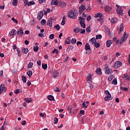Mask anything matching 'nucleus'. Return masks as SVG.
<instances>
[{"label":"nucleus","instance_id":"50","mask_svg":"<svg viewBox=\"0 0 130 130\" xmlns=\"http://www.w3.org/2000/svg\"><path fill=\"white\" fill-rule=\"evenodd\" d=\"M101 38H102V36L101 35L96 36V40L101 39Z\"/></svg>","mask_w":130,"mask_h":130},{"label":"nucleus","instance_id":"17","mask_svg":"<svg viewBox=\"0 0 130 130\" xmlns=\"http://www.w3.org/2000/svg\"><path fill=\"white\" fill-rule=\"evenodd\" d=\"M117 21H118V19H117V18L116 17L112 18V19H111V22L113 24H114V23H116Z\"/></svg>","mask_w":130,"mask_h":130},{"label":"nucleus","instance_id":"24","mask_svg":"<svg viewBox=\"0 0 130 130\" xmlns=\"http://www.w3.org/2000/svg\"><path fill=\"white\" fill-rule=\"evenodd\" d=\"M81 31V29H80V28L79 27H75L74 29V32L75 33H79V32Z\"/></svg>","mask_w":130,"mask_h":130},{"label":"nucleus","instance_id":"15","mask_svg":"<svg viewBox=\"0 0 130 130\" xmlns=\"http://www.w3.org/2000/svg\"><path fill=\"white\" fill-rule=\"evenodd\" d=\"M113 42L112 40H108L106 42V45H107V47H110L111 44H112Z\"/></svg>","mask_w":130,"mask_h":130},{"label":"nucleus","instance_id":"18","mask_svg":"<svg viewBox=\"0 0 130 130\" xmlns=\"http://www.w3.org/2000/svg\"><path fill=\"white\" fill-rule=\"evenodd\" d=\"M28 48H24V47L22 48V52L24 54H27L28 53Z\"/></svg>","mask_w":130,"mask_h":130},{"label":"nucleus","instance_id":"37","mask_svg":"<svg viewBox=\"0 0 130 130\" xmlns=\"http://www.w3.org/2000/svg\"><path fill=\"white\" fill-rule=\"evenodd\" d=\"M86 31L87 33H90V32H91V27H90V26L86 27Z\"/></svg>","mask_w":130,"mask_h":130},{"label":"nucleus","instance_id":"33","mask_svg":"<svg viewBox=\"0 0 130 130\" xmlns=\"http://www.w3.org/2000/svg\"><path fill=\"white\" fill-rule=\"evenodd\" d=\"M120 89L124 91L125 92H127L128 91V88L127 87H121Z\"/></svg>","mask_w":130,"mask_h":130},{"label":"nucleus","instance_id":"23","mask_svg":"<svg viewBox=\"0 0 130 130\" xmlns=\"http://www.w3.org/2000/svg\"><path fill=\"white\" fill-rule=\"evenodd\" d=\"M47 25L49 27H52V22L51 20H48L47 21Z\"/></svg>","mask_w":130,"mask_h":130},{"label":"nucleus","instance_id":"41","mask_svg":"<svg viewBox=\"0 0 130 130\" xmlns=\"http://www.w3.org/2000/svg\"><path fill=\"white\" fill-rule=\"evenodd\" d=\"M42 67L44 70H46L47 69V64H42Z\"/></svg>","mask_w":130,"mask_h":130},{"label":"nucleus","instance_id":"31","mask_svg":"<svg viewBox=\"0 0 130 130\" xmlns=\"http://www.w3.org/2000/svg\"><path fill=\"white\" fill-rule=\"evenodd\" d=\"M120 32H122L123 31V23H122L120 24V29H119Z\"/></svg>","mask_w":130,"mask_h":130},{"label":"nucleus","instance_id":"35","mask_svg":"<svg viewBox=\"0 0 130 130\" xmlns=\"http://www.w3.org/2000/svg\"><path fill=\"white\" fill-rule=\"evenodd\" d=\"M16 50H17L18 56H21L22 54H21V51H20V49L18 48H17Z\"/></svg>","mask_w":130,"mask_h":130},{"label":"nucleus","instance_id":"4","mask_svg":"<svg viewBox=\"0 0 130 130\" xmlns=\"http://www.w3.org/2000/svg\"><path fill=\"white\" fill-rule=\"evenodd\" d=\"M117 7V12L118 15H120L121 16H122L123 15V10H122V8L121 7H120L119 5H116Z\"/></svg>","mask_w":130,"mask_h":130},{"label":"nucleus","instance_id":"3","mask_svg":"<svg viewBox=\"0 0 130 130\" xmlns=\"http://www.w3.org/2000/svg\"><path fill=\"white\" fill-rule=\"evenodd\" d=\"M105 70V73L106 74V75H110V74H112L113 73V71L112 69H110L109 68V67H108V65H105V68H104Z\"/></svg>","mask_w":130,"mask_h":130},{"label":"nucleus","instance_id":"29","mask_svg":"<svg viewBox=\"0 0 130 130\" xmlns=\"http://www.w3.org/2000/svg\"><path fill=\"white\" fill-rule=\"evenodd\" d=\"M33 5H35V2H34V1L29 2L27 4L28 7H30V6H33Z\"/></svg>","mask_w":130,"mask_h":130},{"label":"nucleus","instance_id":"62","mask_svg":"<svg viewBox=\"0 0 130 130\" xmlns=\"http://www.w3.org/2000/svg\"><path fill=\"white\" fill-rule=\"evenodd\" d=\"M86 11L87 12H90V11H91V7L88 6V8L86 9Z\"/></svg>","mask_w":130,"mask_h":130},{"label":"nucleus","instance_id":"54","mask_svg":"<svg viewBox=\"0 0 130 130\" xmlns=\"http://www.w3.org/2000/svg\"><path fill=\"white\" fill-rule=\"evenodd\" d=\"M39 4H44V3H46V0H39Z\"/></svg>","mask_w":130,"mask_h":130},{"label":"nucleus","instance_id":"14","mask_svg":"<svg viewBox=\"0 0 130 130\" xmlns=\"http://www.w3.org/2000/svg\"><path fill=\"white\" fill-rule=\"evenodd\" d=\"M110 100H112V99H111V94L107 95V96L105 97V101H110Z\"/></svg>","mask_w":130,"mask_h":130},{"label":"nucleus","instance_id":"56","mask_svg":"<svg viewBox=\"0 0 130 130\" xmlns=\"http://www.w3.org/2000/svg\"><path fill=\"white\" fill-rule=\"evenodd\" d=\"M91 16L90 15L86 18V20L87 22H89L91 20Z\"/></svg>","mask_w":130,"mask_h":130},{"label":"nucleus","instance_id":"28","mask_svg":"<svg viewBox=\"0 0 130 130\" xmlns=\"http://www.w3.org/2000/svg\"><path fill=\"white\" fill-rule=\"evenodd\" d=\"M21 78L23 83H26V82H27V78H26V76H22Z\"/></svg>","mask_w":130,"mask_h":130},{"label":"nucleus","instance_id":"40","mask_svg":"<svg viewBox=\"0 0 130 130\" xmlns=\"http://www.w3.org/2000/svg\"><path fill=\"white\" fill-rule=\"evenodd\" d=\"M80 24L82 28H86V24H85V22H80Z\"/></svg>","mask_w":130,"mask_h":130},{"label":"nucleus","instance_id":"5","mask_svg":"<svg viewBox=\"0 0 130 130\" xmlns=\"http://www.w3.org/2000/svg\"><path fill=\"white\" fill-rule=\"evenodd\" d=\"M85 49L87 51L86 52V54H90L91 51V47H90V45L88 43H86L85 46Z\"/></svg>","mask_w":130,"mask_h":130},{"label":"nucleus","instance_id":"26","mask_svg":"<svg viewBox=\"0 0 130 130\" xmlns=\"http://www.w3.org/2000/svg\"><path fill=\"white\" fill-rule=\"evenodd\" d=\"M89 41H90L91 44H94V43H96V39L95 38H92Z\"/></svg>","mask_w":130,"mask_h":130},{"label":"nucleus","instance_id":"20","mask_svg":"<svg viewBox=\"0 0 130 130\" xmlns=\"http://www.w3.org/2000/svg\"><path fill=\"white\" fill-rule=\"evenodd\" d=\"M95 72L98 75H102V72H101V69H100V68H98L95 71Z\"/></svg>","mask_w":130,"mask_h":130},{"label":"nucleus","instance_id":"10","mask_svg":"<svg viewBox=\"0 0 130 130\" xmlns=\"http://www.w3.org/2000/svg\"><path fill=\"white\" fill-rule=\"evenodd\" d=\"M23 34H24V31H23L22 28H20L18 31H17L18 36H20V37H22Z\"/></svg>","mask_w":130,"mask_h":130},{"label":"nucleus","instance_id":"12","mask_svg":"<svg viewBox=\"0 0 130 130\" xmlns=\"http://www.w3.org/2000/svg\"><path fill=\"white\" fill-rule=\"evenodd\" d=\"M17 33V30L14 29L11 30V31L9 33L10 36H15V34Z\"/></svg>","mask_w":130,"mask_h":130},{"label":"nucleus","instance_id":"53","mask_svg":"<svg viewBox=\"0 0 130 130\" xmlns=\"http://www.w3.org/2000/svg\"><path fill=\"white\" fill-rule=\"evenodd\" d=\"M106 31L107 32V34H108V35H110V29L109 28H107L106 29Z\"/></svg>","mask_w":130,"mask_h":130},{"label":"nucleus","instance_id":"47","mask_svg":"<svg viewBox=\"0 0 130 130\" xmlns=\"http://www.w3.org/2000/svg\"><path fill=\"white\" fill-rule=\"evenodd\" d=\"M54 123L55 124H56V123H57V122H58V119L56 117H55L54 118Z\"/></svg>","mask_w":130,"mask_h":130},{"label":"nucleus","instance_id":"58","mask_svg":"<svg viewBox=\"0 0 130 130\" xmlns=\"http://www.w3.org/2000/svg\"><path fill=\"white\" fill-rule=\"evenodd\" d=\"M80 114L84 115V114H85V111H84L83 110H82L80 111Z\"/></svg>","mask_w":130,"mask_h":130},{"label":"nucleus","instance_id":"57","mask_svg":"<svg viewBox=\"0 0 130 130\" xmlns=\"http://www.w3.org/2000/svg\"><path fill=\"white\" fill-rule=\"evenodd\" d=\"M49 38H50V39H53V38H54V35H53V34H51V35L49 36Z\"/></svg>","mask_w":130,"mask_h":130},{"label":"nucleus","instance_id":"27","mask_svg":"<svg viewBox=\"0 0 130 130\" xmlns=\"http://www.w3.org/2000/svg\"><path fill=\"white\" fill-rule=\"evenodd\" d=\"M48 99L49 100H50V101H54V97H53V96L51 95H50L48 96Z\"/></svg>","mask_w":130,"mask_h":130},{"label":"nucleus","instance_id":"55","mask_svg":"<svg viewBox=\"0 0 130 130\" xmlns=\"http://www.w3.org/2000/svg\"><path fill=\"white\" fill-rule=\"evenodd\" d=\"M55 52L57 54V53H58V50L54 49V50L52 51V53H55Z\"/></svg>","mask_w":130,"mask_h":130},{"label":"nucleus","instance_id":"45","mask_svg":"<svg viewBox=\"0 0 130 130\" xmlns=\"http://www.w3.org/2000/svg\"><path fill=\"white\" fill-rule=\"evenodd\" d=\"M32 67H33V63L32 62H29L28 65H27V68H32Z\"/></svg>","mask_w":130,"mask_h":130},{"label":"nucleus","instance_id":"19","mask_svg":"<svg viewBox=\"0 0 130 130\" xmlns=\"http://www.w3.org/2000/svg\"><path fill=\"white\" fill-rule=\"evenodd\" d=\"M95 18H98L99 17L100 18H102L103 17V15L101 13H98L95 14Z\"/></svg>","mask_w":130,"mask_h":130},{"label":"nucleus","instance_id":"1","mask_svg":"<svg viewBox=\"0 0 130 130\" xmlns=\"http://www.w3.org/2000/svg\"><path fill=\"white\" fill-rule=\"evenodd\" d=\"M78 11L76 9L71 10L68 14V18L70 19H76L78 17Z\"/></svg>","mask_w":130,"mask_h":130},{"label":"nucleus","instance_id":"13","mask_svg":"<svg viewBox=\"0 0 130 130\" xmlns=\"http://www.w3.org/2000/svg\"><path fill=\"white\" fill-rule=\"evenodd\" d=\"M59 2H58L57 0H52L51 2V5H54V6H57L58 5Z\"/></svg>","mask_w":130,"mask_h":130},{"label":"nucleus","instance_id":"22","mask_svg":"<svg viewBox=\"0 0 130 130\" xmlns=\"http://www.w3.org/2000/svg\"><path fill=\"white\" fill-rule=\"evenodd\" d=\"M65 44H71V38H68L65 40Z\"/></svg>","mask_w":130,"mask_h":130},{"label":"nucleus","instance_id":"64","mask_svg":"<svg viewBox=\"0 0 130 130\" xmlns=\"http://www.w3.org/2000/svg\"><path fill=\"white\" fill-rule=\"evenodd\" d=\"M82 106L85 109L87 108V106H86V104H85V102H84L82 104Z\"/></svg>","mask_w":130,"mask_h":130},{"label":"nucleus","instance_id":"49","mask_svg":"<svg viewBox=\"0 0 130 130\" xmlns=\"http://www.w3.org/2000/svg\"><path fill=\"white\" fill-rule=\"evenodd\" d=\"M12 21H13L14 23H15V24H18V20H17V19H15V18L13 17L12 18Z\"/></svg>","mask_w":130,"mask_h":130},{"label":"nucleus","instance_id":"63","mask_svg":"<svg viewBox=\"0 0 130 130\" xmlns=\"http://www.w3.org/2000/svg\"><path fill=\"white\" fill-rule=\"evenodd\" d=\"M86 32V30L85 29H81V31L80 32V34H84Z\"/></svg>","mask_w":130,"mask_h":130},{"label":"nucleus","instance_id":"59","mask_svg":"<svg viewBox=\"0 0 130 130\" xmlns=\"http://www.w3.org/2000/svg\"><path fill=\"white\" fill-rule=\"evenodd\" d=\"M82 44H83V43L80 41H78L77 43V46H79V45H82Z\"/></svg>","mask_w":130,"mask_h":130},{"label":"nucleus","instance_id":"6","mask_svg":"<svg viewBox=\"0 0 130 130\" xmlns=\"http://www.w3.org/2000/svg\"><path fill=\"white\" fill-rule=\"evenodd\" d=\"M85 10H86V7L84 6V4H81L79 8V14L80 15L82 14V13H83Z\"/></svg>","mask_w":130,"mask_h":130},{"label":"nucleus","instance_id":"61","mask_svg":"<svg viewBox=\"0 0 130 130\" xmlns=\"http://www.w3.org/2000/svg\"><path fill=\"white\" fill-rule=\"evenodd\" d=\"M14 93H15V94H19V93H20V90H19L18 89H16Z\"/></svg>","mask_w":130,"mask_h":130},{"label":"nucleus","instance_id":"60","mask_svg":"<svg viewBox=\"0 0 130 130\" xmlns=\"http://www.w3.org/2000/svg\"><path fill=\"white\" fill-rule=\"evenodd\" d=\"M23 2L25 6H27V5H28V3H29L27 0H23Z\"/></svg>","mask_w":130,"mask_h":130},{"label":"nucleus","instance_id":"7","mask_svg":"<svg viewBox=\"0 0 130 130\" xmlns=\"http://www.w3.org/2000/svg\"><path fill=\"white\" fill-rule=\"evenodd\" d=\"M122 64V63H121V61H117L114 64V68L115 69H117L118 68H119L120 67H121Z\"/></svg>","mask_w":130,"mask_h":130},{"label":"nucleus","instance_id":"34","mask_svg":"<svg viewBox=\"0 0 130 130\" xmlns=\"http://www.w3.org/2000/svg\"><path fill=\"white\" fill-rule=\"evenodd\" d=\"M38 50H39V47H38V46L34 47V51L37 52V51H38Z\"/></svg>","mask_w":130,"mask_h":130},{"label":"nucleus","instance_id":"42","mask_svg":"<svg viewBox=\"0 0 130 130\" xmlns=\"http://www.w3.org/2000/svg\"><path fill=\"white\" fill-rule=\"evenodd\" d=\"M46 23V21L45 19H42L41 21V25H45Z\"/></svg>","mask_w":130,"mask_h":130},{"label":"nucleus","instance_id":"25","mask_svg":"<svg viewBox=\"0 0 130 130\" xmlns=\"http://www.w3.org/2000/svg\"><path fill=\"white\" fill-rule=\"evenodd\" d=\"M79 20L80 21V23L85 22V18H84V17H79Z\"/></svg>","mask_w":130,"mask_h":130},{"label":"nucleus","instance_id":"39","mask_svg":"<svg viewBox=\"0 0 130 130\" xmlns=\"http://www.w3.org/2000/svg\"><path fill=\"white\" fill-rule=\"evenodd\" d=\"M67 110L68 111H70V112H71V111L73 110V108L72 107V105L69 106Z\"/></svg>","mask_w":130,"mask_h":130},{"label":"nucleus","instance_id":"2","mask_svg":"<svg viewBox=\"0 0 130 130\" xmlns=\"http://www.w3.org/2000/svg\"><path fill=\"white\" fill-rule=\"evenodd\" d=\"M127 37H128V34H126V31H125L123 34V36L121 37L120 41V44H122L123 42L126 41V39H127Z\"/></svg>","mask_w":130,"mask_h":130},{"label":"nucleus","instance_id":"8","mask_svg":"<svg viewBox=\"0 0 130 130\" xmlns=\"http://www.w3.org/2000/svg\"><path fill=\"white\" fill-rule=\"evenodd\" d=\"M43 18V11H41L40 12L38 13L37 19L38 20H41Z\"/></svg>","mask_w":130,"mask_h":130},{"label":"nucleus","instance_id":"9","mask_svg":"<svg viewBox=\"0 0 130 130\" xmlns=\"http://www.w3.org/2000/svg\"><path fill=\"white\" fill-rule=\"evenodd\" d=\"M6 87L4 84H1L0 86V94H2L3 92H6Z\"/></svg>","mask_w":130,"mask_h":130},{"label":"nucleus","instance_id":"21","mask_svg":"<svg viewBox=\"0 0 130 130\" xmlns=\"http://www.w3.org/2000/svg\"><path fill=\"white\" fill-rule=\"evenodd\" d=\"M53 78H55L57 77H58V72L57 71H54L53 72Z\"/></svg>","mask_w":130,"mask_h":130},{"label":"nucleus","instance_id":"36","mask_svg":"<svg viewBox=\"0 0 130 130\" xmlns=\"http://www.w3.org/2000/svg\"><path fill=\"white\" fill-rule=\"evenodd\" d=\"M112 83L113 84V85H117V80L116 79H114L112 81Z\"/></svg>","mask_w":130,"mask_h":130},{"label":"nucleus","instance_id":"16","mask_svg":"<svg viewBox=\"0 0 130 130\" xmlns=\"http://www.w3.org/2000/svg\"><path fill=\"white\" fill-rule=\"evenodd\" d=\"M111 7L108 6H106V7H105V10L106 12H108V13H110L111 12Z\"/></svg>","mask_w":130,"mask_h":130},{"label":"nucleus","instance_id":"32","mask_svg":"<svg viewBox=\"0 0 130 130\" xmlns=\"http://www.w3.org/2000/svg\"><path fill=\"white\" fill-rule=\"evenodd\" d=\"M27 76H28L29 78H31V76L32 75V71H28L27 72Z\"/></svg>","mask_w":130,"mask_h":130},{"label":"nucleus","instance_id":"43","mask_svg":"<svg viewBox=\"0 0 130 130\" xmlns=\"http://www.w3.org/2000/svg\"><path fill=\"white\" fill-rule=\"evenodd\" d=\"M94 47H96V48H98V47H100V44L99 43H95L94 44Z\"/></svg>","mask_w":130,"mask_h":130},{"label":"nucleus","instance_id":"11","mask_svg":"<svg viewBox=\"0 0 130 130\" xmlns=\"http://www.w3.org/2000/svg\"><path fill=\"white\" fill-rule=\"evenodd\" d=\"M58 6L60 7V8H64L67 6V4L66 3L62 2V1H59L58 3Z\"/></svg>","mask_w":130,"mask_h":130},{"label":"nucleus","instance_id":"38","mask_svg":"<svg viewBox=\"0 0 130 130\" xmlns=\"http://www.w3.org/2000/svg\"><path fill=\"white\" fill-rule=\"evenodd\" d=\"M77 42V40H76V39L73 38L71 40V43L72 44H75V43H76Z\"/></svg>","mask_w":130,"mask_h":130},{"label":"nucleus","instance_id":"30","mask_svg":"<svg viewBox=\"0 0 130 130\" xmlns=\"http://www.w3.org/2000/svg\"><path fill=\"white\" fill-rule=\"evenodd\" d=\"M17 4H18V0H13L12 5L17 7Z\"/></svg>","mask_w":130,"mask_h":130},{"label":"nucleus","instance_id":"48","mask_svg":"<svg viewBox=\"0 0 130 130\" xmlns=\"http://www.w3.org/2000/svg\"><path fill=\"white\" fill-rule=\"evenodd\" d=\"M112 79H113V76L110 75V76L108 77V80L109 82H111L112 81Z\"/></svg>","mask_w":130,"mask_h":130},{"label":"nucleus","instance_id":"46","mask_svg":"<svg viewBox=\"0 0 130 130\" xmlns=\"http://www.w3.org/2000/svg\"><path fill=\"white\" fill-rule=\"evenodd\" d=\"M54 91L55 92H60V90H59V88L58 87H56L54 88Z\"/></svg>","mask_w":130,"mask_h":130},{"label":"nucleus","instance_id":"44","mask_svg":"<svg viewBox=\"0 0 130 130\" xmlns=\"http://www.w3.org/2000/svg\"><path fill=\"white\" fill-rule=\"evenodd\" d=\"M54 28H55L56 30H59V29H60V26L59 24H56L54 26Z\"/></svg>","mask_w":130,"mask_h":130},{"label":"nucleus","instance_id":"51","mask_svg":"<svg viewBox=\"0 0 130 130\" xmlns=\"http://www.w3.org/2000/svg\"><path fill=\"white\" fill-rule=\"evenodd\" d=\"M92 75H90L89 76H88L87 79H86V81L88 82L89 81H91V79H92Z\"/></svg>","mask_w":130,"mask_h":130},{"label":"nucleus","instance_id":"52","mask_svg":"<svg viewBox=\"0 0 130 130\" xmlns=\"http://www.w3.org/2000/svg\"><path fill=\"white\" fill-rule=\"evenodd\" d=\"M25 101H26L27 103H30V102H31L32 100L30 99H28V98H25L24 99Z\"/></svg>","mask_w":130,"mask_h":130}]
</instances>
